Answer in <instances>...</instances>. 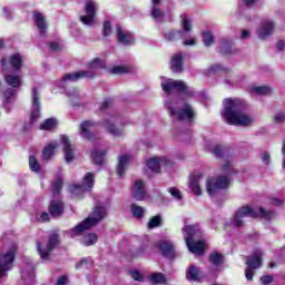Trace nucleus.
<instances>
[{"label": "nucleus", "instance_id": "nucleus-59", "mask_svg": "<svg viewBox=\"0 0 285 285\" xmlns=\"http://www.w3.org/2000/svg\"><path fill=\"white\" fill-rule=\"evenodd\" d=\"M112 106V100L107 99L105 100L101 106H100V110H108L109 107Z\"/></svg>", "mask_w": 285, "mask_h": 285}, {"label": "nucleus", "instance_id": "nucleus-15", "mask_svg": "<svg viewBox=\"0 0 285 285\" xmlns=\"http://www.w3.org/2000/svg\"><path fill=\"white\" fill-rule=\"evenodd\" d=\"M2 70L6 71V62L2 60ZM4 81L7 86H11L13 90H17V88H21L22 81L21 76L19 75H12V73H6L4 72Z\"/></svg>", "mask_w": 285, "mask_h": 285}, {"label": "nucleus", "instance_id": "nucleus-37", "mask_svg": "<svg viewBox=\"0 0 285 285\" xmlns=\"http://www.w3.org/2000/svg\"><path fill=\"white\" fill-rule=\"evenodd\" d=\"M57 128V119L48 118L40 125V130H55Z\"/></svg>", "mask_w": 285, "mask_h": 285}, {"label": "nucleus", "instance_id": "nucleus-50", "mask_svg": "<svg viewBox=\"0 0 285 285\" xmlns=\"http://www.w3.org/2000/svg\"><path fill=\"white\" fill-rule=\"evenodd\" d=\"M132 69L127 66H116L111 69L112 75H126L130 72Z\"/></svg>", "mask_w": 285, "mask_h": 285}, {"label": "nucleus", "instance_id": "nucleus-45", "mask_svg": "<svg viewBox=\"0 0 285 285\" xmlns=\"http://www.w3.org/2000/svg\"><path fill=\"white\" fill-rule=\"evenodd\" d=\"M106 68V62H104L99 58H95L90 63H89V69L90 70H101Z\"/></svg>", "mask_w": 285, "mask_h": 285}, {"label": "nucleus", "instance_id": "nucleus-11", "mask_svg": "<svg viewBox=\"0 0 285 285\" xmlns=\"http://www.w3.org/2000/svg\"><path fill=\"white\" fill-rule=\"evenodd\" d=\"M86 16L80 17L83 26H95V17H97V2L88 0L85 6Z\"/></svg>", "mask_w": 285, "mask_h": 285}, {"label": "nucleus", "instance_id": "nucleus-7", "mask_svg": "<svg viewBox=\"0 0 285 285\" xmlns=\"http://www.w3.org/2000/svg\"><path fill=\"white\" fill-rule=\"evenodd\" d=\"M92 188H95V174L87 173L82 178L81 185H71L69 187V190L71 195H75L76 197H79V195H83L86 191H90Z\"/></svg>", "mask_w": 285, "mask_h": 285}, {"label": "nucleus", "instance_id": "nucleus-26", "mask_svg": "<svg viewBox=\"0 0 285 285\" xmlns=\"http://www.w3.org/2000/svg\"><path fill=\"white\" fill-rule=\"evenodd\" d=\"M203 175L199 173H196L191 175L189 179V188L194 193V195H202V187H199V179H202Z\"/></svg>", "mask_w": 285, "mask_h": 285}, {"label": "nucleus", "instance_id": "nucleus-25", "mask_svg": "<svg viewBox=\"0 0 285 285\" xmlns=\"http://www.w3.org/2000/svg\"><path fill=\"white\" fill-rule=\"evenodd\" d=\"M61 142L65 146V159L67 163L72 161L75 159V150H72V145L70 144V140L68 139V136H61Z\"/></svg>", "mask_w": 285, "mask_h": 285}, {"label": "nucleus", "instance_id": "nucleus-24", "mask_svg": "<svg viewBox=\"0 0 285 285\" xmlns=\"http://www.w3.org/2000/svg\"><path fill=\"white\" fill-rule=\"evenodd\" d=\"M49 214L51 217H61L63 215V202L51 200L49 205Z\"/></svg>", "mask_w": 285, "mask_h": 285}, {"label": "nucleus", "instance_id": "nucleus-38", "mask_svg": "<svg viewBox=\"0 0 285 285\" xmlns=\"http://www.w3.org/2000/svg\"><path fill=\"white\" fill-rule=\"evenodd\" d=\"M98 239L97 234L89 233L82 238L81 244H83V246H95V243L98 242Z\"/></svg>", "mask_w": 285, "mask_h": 285}, {"label": "nucleus", "instance_id": "nucleus-29", "mask_svg": "<svg viewBox=\"0 0 285 285\" xmlns=\"http://www.w3.org/2000/svg\"><path fill=\"white\" fill-rule=\"evenodd\" d=\"M104 157H106V149H94L91 151V161L96 166H102Z\"/></svg>", "mask_w": 285, "mask_h": 285}, {"label": "nucleus", "instance_id": "nucleus-55", "mask_svg": "<svg viewBox=\"0 0 285 285\" xmlns=\"http://www.w3.org/2000/svg\"><path fill=\"white\" fill-rule=\"evenodd\" d=\"M130 276H131L132 279H135L136 282H144V276L141 275V273H139V271H131V272H130Z\"/></svg>", "mask_w": 285, "mask_h": 285}, {"label": "nucleus", "instance_id": "nucleus-40", "mask_svg": "<svg viewBox=\"0 0 285 285\" xmlns=\"http://www.w3.org/2000/svg\"><path fill=\"white\" fill-rule=\"evenodd\" d=\"M150 14L155 21H164L165 13L159 7H151Z\"/></svg>", "mask_w": 285, "mask_h": 285}, {"label": "nucleus", "instance_id": "nucleus-30", "mask_svg": "<svg viewBox=\"0 0 285 285\" xmlns=\"http://www.w3.org/2000/svg\"><path fill=\"white\" fill-rule=\"evenodd\" d=\"M104 127L110 135H114V137H121V135H124L121 129L115 127V124H112V118L105 120Z\"/></svg>", "mask_w": 285, "mask_h": 285}, {"label": "nucleus", "instance_id": "nucleus-9", "mask_svg": "<svg viewBox=\"0 0 285 285\" xmlns=\"http://www.w3.org/2000/svg\"><path fill=\"white\" fill-rule=\"evenodd\" d=\"M228 184H230V179L226 176H218L216 178H210L207 181V193L210 197H215L219 190H224V188H228Z\"/></svg>", "mask_w": 285, "mask_h": 285}, {"label": "nucleus", "instance_id": "nucleus-43", "mask_svg": "<svg viewBox=\"0 0 285 285\" xmlns=\"http://www.w3.org/2000/svg\"><path fill=\"white\" fill-rule=\"evenodd\" d=\"M61 188H63V178L58 176L56 180L52 183L53 195H59L61 193Z\"/></svg>", "mask_w": 285, "mask_h": 285}, {"label": "nucleus", "instance_id": "nucleus-46", "mask_svg": "<svg viewBox=\"0 0 285 285\" xmlns=\"http://www.w3.org/2000/svg\"><path fill=\"white\" fill-rule=\"evenodd\" d=\"M180 18L183 19V30L188 35L193 31V21L186 14H181Z\"/></svg>", "mask_w": 285, "mask_h": 285}, {"label": "nucleus", "instance_id": "nucleus-32", "mask_svg": "<svg viewBox=\"0 0 285 285\" xmlns=\"http://www.w3.org/2000/svg\"><path fill=\"white\" fill-rule=\"evenodd\" d=\"M59 148V145L57 142H51L42 150V158L48 161L51 159L52 155H55V150Z\"/></svg>", "mask_w": 285, "mask_h": 285}, {"label": "nucleus", "instance_id": "nucleus-19", "mask_svg": "<svg viewBox=\"0 0 285 285\" xmlns=\"http://www.w3.org/2000/svg\"><path fill=\"white\" fill-rule=\"evenodd\" d=\"M33 21L35 24L37 26L40 35L46 36V30L48 28V23L46 22V17L43 16V13L39 12V11H33Z\"/></svg>", "mask_w": 285, "mask_h": 285}, {"label": "nucleus", "instance_id": "nucleus-22", "mask_svg": "<svg viewBox=\"0 0 285 285\" xmlns=\"http://www.w3.org/2000/svg\"><path fill=\"white\" fill-rule=\"evenodd\" d=\"M92 77H95V73L92 71H78L76 73H66L62 77V81H79V79H90Z\"/></svg>", "mask_w": 285, "mask_h": 285}, {"label": "nucleus", "instance_id": "nucleus-47", "mask_svg": "<svg viewBox=\"0 0 285 285\" xmlns=\"http://www.w3.org/2000/svg\"><path fill=\"white\" fill-rule=\"evenodd\" d=\"M233 51V42L228 39H223V46L220 47L222 55H230Z\"/></svg>", "mask_w": 285, "mask_h": 285}, {"label": "nucleus", "instance_id": "nucleus-12", "mask_svg": "<svg viewBox=\"0 0 285 285\" xmlns=\"http://www.w3.org/2000/svg\"><path fill=\"white\" fill-rule=\"evenodd\" d=\"M116 32L118 43H122V46H132L135 43V36L130 31H125L121 26L118 24L116 27Z\"/></svg>", "mask_w": 285, "mask_h": 285}, {"label": "nucleus", "instance_id": "nucleus-2", "mask_svg": "<svg viewBox=\"0 0 285 285\" xmlns=\"http://www.w3.org/2000/svg\"><path fill=\"white\" fill-rule=\"evenodd\" d=\"M106 217H108V209L106 208V206L97 204L94 207L92 212L89 214V216L80 224H78L76 227L67 230L66 235H68V237H79L81 233L97 226V224L104 222Z\"/></svg>", "mask_w": 285, "mask_h": 285}, {"label": "nucleus", "instance_id": "nucleus-3", "mask_svg": "<svg viewBox=\"0 0 285 285\" xmlns=\"http://www.w3.org/2000/svg\"><path fill=\"white\" fill-rule=\"evenodd\" d=\"M244 217H253L254 219L262 217V219L269 220L275 217V212L266 210L263 207L252 208L248 206H243L236 212L234 216V226H236V228H242V226H244Z\"/></svg>", "mask_w": 285, "mask_h": 285}, {"label": "nucleus", "instance_id": "nucleus-64", "mask_svg": "<svg viewBox=\"0 0 285 285\" xmlns=\"http://www.w3.org/2000/svg\"><path fill=\"white\" fill-rule=\"evenodd\" d=\"M195 43H197V40H195V38H191L189 40H185L183 42V45H185V46H195Z\"/></svg>", "mask_w": 285, "mask_h": 285}, {"label": "nucleus", "instance_id": "nucleus-44", "mask_svg": "<svg viewBox=\"0 0 285 285\" xmlns=\"http://www.w3.org/2000/svg\"><path fill=\"white\" fill-rule=\"evenodd\" d=\"M131 213H132V216L136 217V219H141L144 217L146 210L144 209V207L132 204Z\"/></svg>", "mask_w": 285, "mask_h": 285}, {"label": "nucleus", "instance_id": "nucleus-8", "mask_svg": "<svg viewBox=\"0 0 285 285\" xmlns=\"http://www.w3.org/2000/svg\"><path fill=\"white\" fill-rule=\"evenodd\" d=\"M264 253H262V249H256L253 255L247 256V268L245 271V277L248 279V282H253V275L255 273L253 271H257L262 266V257Z\"/></svg>", "mask_w": 285, "mask_h": 285}, {"label": "nucleus", "instance_id": "nucleus-41", "mask_svg": "<svg viewBox=\"0 0 285 285\" xmlns=\"http://www.w3.org/2000/svg\"><path fill=\"white\" fill-rule=\"evenodd\" d=\"M203 42L206 46V48H210V46H213V43H215V36H213V32L204 31L203 32Z\"/></svg>", "mask_w": 285, "mask_h": 285}, {"label": "nucleus", "instance_id": "nucleus-18", "mask_svg": "<svg viewBox=\"0 0 285 285\" xmlns=\"http://www.w3.org/2000/svg\"><path fill=\"white\" fill-rule=\"evenodd\" d=\"M131 195L136 202H142L146 197V188L144 187L142 180H136L132 186Z\"/></svg>", "mask_w": 285, "mask_h": 285}, {"label": "nucleus", "instance_id": "nucleus-28", "mask_svg": "<svg viewBox=\"0 0 285 285\" xmlns=\"http://www.w3.org/2000/svg\"><path fill=\"white\" fill-rule=\"evenodd\" d=\"M186 277L189 282H199L202 271L195 265H190L186 272Z\"/></svg>", "mask_w": 285, "mask_h": 285}, {"label": "nucleus", "instance_id": "nucleus-54", "mask_svg": "<svg viewBox=\"0 0 285 285\" xmlns=\"http://www.w3.org/2000/svg\"><path fill=\"white\" fill-rule=\"evenodd\" d=\"M169 193L171 195V197H174V199H181V191L179 189H177L176 187H170L169 188Z\"/></svg>", "mask_w": 285, "mask_h": 285}, {"label": "nucleus", "instance_id": "nucleus-14", "mask_svg": "<svg viewBox=\"0 0 285 285\" xmlns=\"http://www.w3.org/2000/svg\"><path fill=\"white\" fill-rule=\"evenodd\" d=\"M147 166L151 173H159L161 166H173V161L166 158H151L147 161Z\"/></svg>", "mask_w": 285, "mask_h": 285}, {"label": "nucleus", "instance_id": "nucleus-17", "mask_svg": "<svg viewBox=\"0 0 285 285\" xmlns=\"http://www.w3.org/2000/svg\"><path fill=\"white\" fill-rule=\"evenodd\" d=\"M187 248L194 255H204V250L206 248V244L204 240L195 242L193 238H186Z\"/></svg>", "mask_w": 285, "mask_h": 285}, {"label": "nucleus", "instance_id": "nucleus-62", "mask_svg": "<svg viewBox=\"0 0 285 285\" xmlns=\"http://www.w3.org/2000/svg\"><path fill=\"white\" fill-rule=\"evenodd\" d=\"M262 159H263V161L266 164V166H268V165L271 164V154L264 153V154L262 155Z\"/></svg>", "mask_w": 285, "mask_h": 285}, {"label": "nucleus", "instance_id": "nucleus-52", "mask_svg": "<svg viewBox=\"0 0 285 285\" xmlns=\"http://www.w3.org/2000/svg\"><path fill=\"white\" fill-rule=\"evenodd\" d=\"M102 35L104 37H110L112 35V24L110 21H105L102 27Z\"/></svg>", "mask_w": 285, "mask_h": 285}, {"label": "nucleus", "instance_id": "nucleus-49", "mask_svg": "<svg viewBox=\"0 0 285 285\" xmlns=\"http://www.w3.org/2000/svg\"><path fill=\"white\" fill-rule=\"evenodd\" d=\"M29 166L32 173H39L41 170V165H39V160L35 156L29 157Z\"/></svg>", "mask_w": 285, "mask_h": 285}, {"label": "nucleus", "instance_id": "nucleus-27", "mask_svg": "<svg viewBox=\"0 0 285 285\" xmlns=\"http://www.w3.org/2000/svg\"><path fill=\"white\" fill-rule=\"evenodd\" d=\"M14 97H17V89L13 88H7L3 92H2V106L4 108H8V106H10V104H12V101H14Z\"/></svg>", "mask_w": 285, "mask_h": 285}, {"label": "nucleus", "instance_id": "nucleus-63", "mask_svg": "<svg viewBox=\"0 0 285 285\" xmlns=\"http://www.w3.org/2000/svg\"><path fill=\"white\" fill-rule=\"evenodd\" d=\"M40 219L41 222H48L50 219V214L43 212L41 215H40Z\"/></svg>", "mask_w": 285, "mask_h": 285}, {"label": "nucleus", "instance_id": "nucleus-1", "mask_svg": "<svg viewBox=\"0 0 285 285\" xmlns=\"http://www.w3.org/2000/svg\"><path fill=\"white\" fill-rule=\"evenodd\" d=\"M224 118L232 126H250L253 117L244 112L246 102L239 98H227L224 100Z\"/></svg>", "mask_w": 285, "mask_h": 285}, {"label": "nucleus", "instance_id": "nucleus-16", "mask_svg": "<svg viewBox=\"0 0 285 285\" xmlns=\"http://www.w3.org/2000/svg\"><path fill=\"white\" fill-rule=\"evenodd\" d=\"M158 248L163 257H167V259H175V257H177V253L175 252V246H173V243L170 242L158 243Z\"/></svg>", "mask_w": 285, "mask_h": 285}, {"label": "nucleus", "instance_id": "nucleus-31", "mask_svg": "<svg viewBox=\"0 0 285 285\" xmlns=\"http://www.w3.org/2000/svg\"><path fill=\"white\" fill-rule=\"evenodd\" d=\"M10 66L16 70V72H19L23 66V56L20 53L12 55L10 57Z\"/></svg>", "mask_w": 285, "mask_h": 285}, {"label": "nucleus", "instance_id": "nucleus-5", "mask_svg": "<svg viewBox=\"0 0 285 285\" xmlns=\"http://www.w3.org/2000/svg\"><path fill=\"white\" fill-rule=\"evenodd\" d=\"M17 255V246L12 245L7 252H0V279L6 277L8 271H12L14 256Z\"/></svg>", "mask_w": 285, "mask_h": 285}, {"label": "nucleus", "instance_id": "nucleus-13", "mask_svg": "<svg viewBox=\"0 0 285 285\" xmlns=\"http://www.w3.org/2000/svg\"><path fill=\"white\" fill-rule=\"evenodd\" d=\"M41 117V102H39V91L37 88L32 89V108L31 121H37Z\"/></svg>", "mask_w": 285, "mask_h": 285}, {"label": "nucleus", "instance_id": "nucleus-33", "mask_svg": "<svg viewBox=\"0 0 285 285\" xmlns=\"http://www.w3.org/2000/svg\"><path fill=\"white\" fill-rule=\"evenodd\" d=\"M128 161H130V157L126 155L119 157L117 167V174L119 175V177H124L126 166H128Z\"/></svg>", "mask_w": 285, "mask_h": 285}, {"label": "nucleus", "instance_id": "nucleus-4", "mask_svg": "<svg viewBox=\"0 0 285 285\" xmlns=\"http://www.w3.org/2000/svg\"><path fill=\"white\" fill-rule=\"evenodd\" d=\"M167 110L170 117H175L177 121H186V124H193L197 114L189 104H185L180 109H175L173 102L167 104Z\"/></svg>", "mask_w": 285, "mask_h": 285}, {"label": "nucleus", "instance_id": "nucleus-53", "mask_svg": "<svg viewBox=\"0 0 285 285\" xmlns=\"http://www.w3.org/2000/svg\"><path fill=\"white\" fill-rule=\"evenodd\" d=\"M92 265V258H82L78 264H76V268H81V266H91Z\"/></svg>", "mask_w": 285, "mask_h": 285}, {"label": "nucleus", "instance_id": "nucleus-51", "mask_svg": "<svg viewBox=\"0 0 285 285\" xmlns=\"http://www.w3.org/2000/svg\"><path fill=\"white\" fill-rule=\"evenodd\" d=\"M159 226H161V216L151 217L148 223V228L153 229V228H157Z\"/></svg>", "mask_w": 285, "mask_h": 285}, {"label": "nucleus", "instance_id": "nucleus-48", "mask_svg": "<svg viewBox=\"0 0 285 285\" xmlns=\"http://www.w3.org/2000/svg\"><path fill=\"white\" fill-rule=\"evenodd\" d=\"M212 153L215 155V157H224V155H228L230 150L228 148L222 147L220 145H216Z\"/></svg>", "mask_w": 285, "mask_h": 285}, {"label": "nucleus", "instance_id": "nucleus-6", "mask_svg": "<svg viewBox=\"0 0 285 285\" xmlns=\"http://www.w3.org/2000/svg\"><path fill=\"white\" fill-rule=\"evenodd\" d=\"M161 88L167 95H171L173 90L181 92V95H185V97H193V95H195V92L190 91V89H188V86H186L185 82L181 80L169 79L165 82H161Z\"/></svg>", "mask_w": 285, "mask_h": 285}, {"label": "nucleus", "instance_id": "nucleus-60", "mask_svg": "<svg viewBox=\"0 0 285 285\" xmlns=\"http://www.w3.org/2000/svg\"><path fill=\"white\" fill-rule=\"evenodd\" d=\"M230 170H233V167L230 166V163L226 161L224 165H222V171L230 174Z\"/></svg>", "mask_w": 285, "mask_h": 285}, {"label": "nucleus", "instance_id": "nucleus-20", "mask_svg": "<svg viewBox=\"0 0 285 285\" xmlns=\"http://www.w3.org/2000/svg\"><path fill=\"white\" fill-rule=\"evenodd\" d=\"M97 124L92 122V120H85L80 125V135L83 137V139H92L95 135L92 134V128H95Z\"/></svg>", "mask_w": 285, "mask_h": 285}, {"label": "nucleus", "instance_id": "nucleus-34", "mask_svg": "<svg viewBox=\"0 0 285 285\" xmlns=\"http://www.w3.org/2000/svg\"><path fill=\"white\" fill-rule=\"evenodd\" d=\"M249 92H252V95H271L273 89H271L268 86H250Z\"/></svg>", "mask_w": 285, "mask_h": 285}, {"label": "nucleus", "instance_id": "nucleus-35", "mask_svg": "<svg viewBox=\"0 0 285 285\" xmlns=\"http://www.w3.org/2000/svg\"><path fill=\"white\" fill-rule=\"evenodd\" d=\"M209 263L213 264V266H222V264H224V254L219 252L210 253Z\"/></svg>", "mask_w": 285, "mask_h": 285}, {"label": "nucleus", "instance_id": "nucleus-36", "mask_svg": "<svg viewBox=\"0 0 285 285\" xmlns=\"http://www.w3.org/2000/svg\"><path fill=\"white\" fill-rule=\"evenodd\" d=\"M185 37H186L185 32L181 30L169 31V32L165 33V39L167 41H177V39H184Z\"/></svg>", "mask_w": 285, "mask_h": 285}, {"label": "nucleus", "instance_id": "nucleus-57", "mask_svg": "<svg viewBox=\"0 0 285 285\" xmlns=\"http://www.w3.org/2000/svg\"><path fill=\"white\" fill-rule=\"evenodd\" d=\"M261 282H262V284H264V285L272 284V283H273V276H271V275H265V276L261 277Z\"/></svg>", "mask_w": 285, "mask_h": 285}, {"label": "nucleus", "instance_id": "nucleus-56", "mask_svg": "<svg viewBox=\"0 0 285 285\" xmlns=\"http://www.w3.org/2000/svg\"><path fill=\"white\" fill-rule=\"evenodd\" d=\"M274 121L276 124H284L285 121V114L278 112L274 116Z\"/></svg>", "mask_w": 285, "mask_h": 285}, {"label": "nucleus", "instance_id": "nucleus-21", "mask_svg": "<svg viewBox=\"0 0 285 285\" xmlns=\"http://www.w3.org/2000/svg\"><path fill=\"white\" fill-rule=\"evenodd\" d=\"M171 71L176 75H179L184 72V55L176 53L171 58V65H170Z\"/></svg>", "mask_w": 285, "mask_h": 285}, {"label": "nucleus", "instance_id": "nucleus-61", "mask_svg": "<svg viewBox=\"0 0 285 285\" xmlns=\"http://www.w3.org/2000/svg\"><path fill=\"white\" fill-rule=\"evenodd\" d=\"M68 284V276L66 275H62L58 278L56 285H66Z\"/></svg>", "mask_w": 285, "mask_h": 285}, {"label": "nucleus", "instance_id": "nucleus-58", "mask_svg": "<svg viewBox=\"0 0 285 285\" xmlns=\"http://www.w3.org/2000/svg\"><path fill=\"white\" fill-rule=\"evenodd\" d=\"M49 48L52 52H59L61 50V46L58 42H50Z\"/></svg>", "mask_w": 285, "mask_h": 285}, {"label": "nucleus", "instance_id": "nucleus-39", "mask_svg": "<svg viewBox=\"0 0 285 285\" xmlns=\"http://www.w3.org/2000/svg\"><path fill=\"white\" fill-rule=\"evenodd\" d=\"M183 230L184 233H187L186 239H193V237L199 233V227H197V225H185Z\"/></svg>", "mask_w": 285, "mask_h": 285}, {"label": "nucleus", "instance_id": "nucleus-10", "mask_svg": "<svg viewBox=\"0 0 285 285\" xmlns=\"http://www.w3.org/2000/svg\"><path fill=\"white\" fill-rule=\"evenodd\" d=\"M59 244H60L59 232L57 230L51 232L48 237L47 250L41 249V243H37V248L40 257L42 259H48V257L50 256V253H52V250H55V247L59 246Z\"/></svg>", "mask_w": 285, "mask_h": 285}, {"label": "nucleus", "instance_id": "nucleus-23", "mask_svg": "<svg viewBox=\"0 0 285 285\" xmlns=\"http://www.w3.org/2000/svg\"><path fill=\"white\" fill-rule=\"evenodd\" d=\"M273 30H275V23L273 21H263L261 24V30H258L259 39H266V37H269V35H273Z\"/></svg>", "mask_w": 285, "mask_h": 285}, {"label": "nucleus", "instance_id": "nucleus-42", "mask_svg": "<svg viewBox=\"0 0 285 285\" xmlns=\"http://www.w3.org/2000/svg\"><path fill=\"white\" fill-rule=\"evenodd\" d=\"M150 282L151 284H166V275L161 273H154L150 275Z\"/></svg>", "mask_w": 285, "mask_h": 285}]
</instances>
